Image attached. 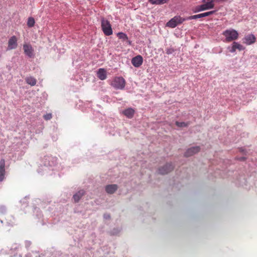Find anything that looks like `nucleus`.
Returning a JSON list of instances; mask_svg holds the SVG:
<instances>
[{"label":"nucleus","instance_id":"obj_1","mask_svg":"<svg viewBox=\"0 0 257 257\" xmlns=\"http://www.w3.org/2000/svg\"><path fill=\"white\" fill-rule=\"evenodd\" d=\"M222 34L225 38L226 42L236 40L238 37V32L234 29L226 30L223 32Z\"/></svg>","mask_w":257,"mask_h":257},{"label":"nucleus","instance_id":"obj_2","mask_svg":"<svg viewBox=\"0 0 257 257\" xmlns=\"http://www.w3.org/2000/svg\"><path fill=\"white\" fill-rule=\"evenodd\" d=\"M101 26L103 32L106 36H110L112 34L113 32L111 26L108 20L104 18H102L101 21Z\"/></svg>","mask_w":257,"mask_h":257},{"label":"nucleus","instance_id":"obj_3","mask_svg":"<svg viewBox=\"0 0 257 257\" xmlns=\"http://www.w3.org/2000/svg\"><path fill=\"white\" fill-rule=\"evenodd\" d=\"M111 85L116 89H123L125 85V81L122 77H116L111 82Z\"/></svg>","mask_w":257,"mask_h":257},{"label":"nucleus","instance_id":"obj_4","mask_svg":"<svg viewBox=\"0 0 257 257\" xmlns=\"http://www.w3.org/2000/svg\"><path fill=\"white\" fill-rule=\"evenodd\" d=\"M185 21H186L185 18H183L180 16H175L167 23L166 26L174 28L178 25L182 24Z\"/></svg>","mask_w":257,"mask_h":257},{"label":"nucleus","instance_id":"obj_5","mask_svg":"<svg viewBox=\"0 0 257 257\" xmlns=\"http://www.w3.org/2000/svg\"><path fill=\"white\" fill-rule=\"evenodd\" d=\"M18 47V39L16 36L11 37L8 40L7 50L15 49Z\"/></svg>","mask_w":257,"mask_h":257},{"label":"nucleus","instance_id":"obj_6","mask_svg":"<svg viewBox=\"0 0 257 257\" xmlns=\"http://www.w3.org/2000/svg\"><path fill=\"white\" fill-rule=\"evenodd\" d=\"M174 169V166L171 163L167 164L166 165L160 168L158 170V173L160 174H166Z\"/></svg>","mask_w":257,"mask_h":257},{"label":"nucleus","instance_id":"obj_7","mask_svg":"<svg viewBox=\"0 0 257 257\" xmlns=\"http://www.w3.org/2000/svg\"><path fill=\"white\" fill-rule=\"evenodd\" d=\"M24 53L29 57L32 58L34 56V50L30 44H25L23 45Z\"/></svg>","mask_w":257,"mask_h":257},{"label":"nucleus","instance_id":"obj_8","mask_svg":"<svg viewBox=\"0 0 257 257\" xmlns=\"http://www.w3.org/2000/svg\"><path fill=\"white\" fill-rule=\"evenodd\" d=\"M255 41L256 38L254 35L252 34L245 36L243 39V43L247 45L254 43Z\"/></svg>","mask_w":257,"mask_h":257},{"label":"nucleus","instance_id":"obj_9","mask_svg":"<svg viewBox=\"0 0 257 257\" xmlns=\"http://www.w3.org/2000/svg\"><path fill=\"white\" fill-rule=\"evenodd\" d=\"M200 150V148L198 146L191 147L188 149L185 153V156L188 157L198 153Z\"/></svg>","mask_w":257,"mask_h":257},{"label":"nucleus","instance_id":"obj_10","mask_svg":"<svg viewBox=\"0 0 257 257\" xmlns=\"http://www.w3.org/2000/svg\"><path fill=\"white\" fill-rule=\"evenodd\" d=\"M143 59L141 55H138L132 60V64L136 67H140L143 63Z\"/></svg>","mask_w":257,"mask_h":257},{"label":"nucleus","instance_id":"obj_11","mask_svg":"<svg viewBox=\"0 0 257 257\" xmlns=\"http://www.w3.org/2000/svg\"><path fill=\"white\" fill-rule=\"evenodd\" d=\"M5 173V161L2 159L0 161V182L4 180Z\"/></svg>","mask_w":257,"mask_h":257},{"label":"nucleus","instance_id":"obj_12","mask_svg":"<svg viewBox=\"0 0 257 257\" xmlns=\"http://www.w3.org/2000/svg\"><path fill=\"white\" fill-rule=\"evenodd\" d=\"M97 76L101 80L106 78V71L103 68H99L97 72Z\"/></svg>","mask_w":257,"mask_h":257},{"label":"nucleus","instance_id":"obj_13","mask_svg":"<svg viewBox=\"0 0 257 257\" xmlns=\"http://www.w3.org/2000/svg\"><path fill=\"white\" fill-rule=\"evenodd\" d=\"M117 189V186L116 184L107 185L105 187V190L108 194H113Z\"/></svg>","mask_w":257,"mask_h":257},{"label":"nucleus","instance_id":"obj_14","mask_svg":"<svg viewBox=\"0 0 257 257\" xmlns=\"http://www.w3.org/2000/svg\"><path fill=\"white\" fill-rule=\"evenodd\" d=\"M84 194L85 191L84 190H79L78 192L75 194L73 196V198L74 199L75 202H78Z\"/></svg>","mask_w":257,"mask_h":257},{"label":"nucleus","instance_id":"obj_15","mask_svg":"<svg viewBox=\"0 0 257 257\" xmlns=\"http://www.w3.org/2000/svg\"><path fill=\"white\" fill-rule=\"evenodd\" d=\"M123 113L127 117L129 118H132L134 116L135 110L132 108H128L124 110L123 111Z\"/></svg>","mask_w":257,"mask_h":257},{"label":"nucleus","instance_id":"obj_16","mask_svg":"<svg viewBox=\"0 0 257 257\" xmlns=\"http://www.w3.org/2000/svg\"><path fill=\"white\" fill-rule=\"evenodd\" d=\"M117 36L119 39H121L123 41H126L129 45H131V42L128 40L127 35L122 32H119L117 34Z\"/></svg>","mask_w":257,"mask_h":257},{"label":"nucleus","instance_id":"obj_17","mask_svg":"<svg viewBox=\"0 0 257 257\" xmlns=\"http://www.w3.org/2000/svg\"><path fill=\"white\" fill-rule=\"evenodd\" d=\"M20 248V245L18 243H15L12 244L11 250L12 251V253H14V255L17 253V252L19 251Z\"/></svg>","mask_w":257,"mask_h":257},{"label":"nucleus","instance_id":"obj_18","mask_svg":"<svg viewBox=\"0 0 257 257\" xmlns=\"http://www.w3.org/2000/svg\"><path fill=\"white\" fill-rule=\"evenodd\" d=\"M25 80L27 83L31 86H34L36 84L37 80L33 77H28L25 79Z\"/></svg>","mask_w":257,"mask_h":257},{"label":"nucleus","instance_id":"obj_19","mask_svg":"<svg viewBox=\"0 0 257 257\" xmlns=\"http://www.w3.org/2000/svg\"><path fill=\"white\" fill-rule=\"evenodd\" d=\"M168 0H149L150 3L153 5H161L166 3Z\"/></svg>","mask_w":257,"mask_h":257},{"label":"nucleus","instance_id":"obj_20","mask_svg":"<svg viewBox=\"0 0 257 257\" xmlns=\"http://www.w3.org/2000/svg\"><path fill=\"white\" fill-rule=\"evenodd\" d=\"M232 45L236 50L237 49L239 51H241L244 49V47L242 45L236 42H233Z\"/></svg>","mask_w":257,"mask_h":257},{"label":"nucleus","instance_id":"obj_21","mask_svg":"<svg viewBox=\"0 0 257 257\" xmlns=\"http://www.w3.org/2000/svg\"><path fill=\"white\" fill-rule=\"evenodd\" d=\"M175 123L177 126L180 127H187L189 124V122H185L176 121Z\"/></svg>","mask_w":257,"mask_h":257},{"label":"nucleus","instance_id":"obj_22","mask_svg":"<svg viewBox=\"0 0 257 257\" xmlns=\"http://www.w3.org/2000/svg\"><path fill=\"white\" fill-rule=\"evenodd\" d=\"M35 23V22L34 19L32 17H30V18H29V19L28 20L27 25L29 27H32L34 26Z\"/></svg>","mask_w":257,"mask_h":257},{"label":"nucleus","instance_id":"obj_23","mask_svg":"<svg viewBox=\"0 0 257 257\" xmlns=\"http://www.w3.org/2000/svg\"><path fill=\"white\" fill-rule=\"evenodd\" d=\"M202 18L201 14L193 15L190 16L187 18H185L186 20H193V19H200Z\"/></svg>","mask_w":257,"mask_h":257},{"label":"nucleus","instance_id":"obj_24","mask_svg":"<svg viewBox=\"0 0 257 257\" xmlns=\"http://www.w3.org/2000/svg\"><path fill=\"white\" fill-rule=\"evenodd\" d=\"M52 116L51 113H47L46 114L44 115V118L45 120H50L51 119Z\"/></svg>","mask_w":257,"mask_h":257},{"label":"nucleus","instance_id":"obj_25","mask_svg":"<svg viewBox=\"0 0 257 257\" xmlns=\"http://www.w3.org/2000/svg\"><path fill=\"white\" fill-rule=\"evenodd\" d=\"M228 49L229 50V51L231 53H234L236 51V49H235L234 47L233 46V45L232 44V46L231 47H228Z\"/></svg>","mask_w":257,"mask_h":257},{"label":"nucleus","instance_id":"obj_26","mask_svg":"<svg viewBox=\"0 0 257 257\" xmlns=\"http://www.w3.org/2000/svg\"><path fill=\"white\" fill-rule=\"evenodd\" d=\"M31 244V242L29 241H26L25 242V245L27 247H29Z\"/></svg>","mask_w":257,"mask_h":257},{"label":"nucleus","instance_id":"obj_27","mask_svg":"<svg viewBox=\"0 0 257 257\" xmlns=\"http://www.w3.org/2000/svg\"><path fill=\"white\" fill-rule=\"evenodd\" d=\"M202 18L208 16V12H205L201 14Z\"/></svg>","mask_w":257,"mask_h":257},{"label":"nucleus","instance_id":"obj_28","mask_svg":"<svg viewBox=\"0 0 257 257\" xmlns=\"http://www.w3.org/2000/svg\"><path fill=\"white\" fill-rule=\"evenodd\" d=\"M215 13V11H210V12H208V16H210L213 14H214Z\"/></svg>","mask_w":257,"mask_h":257},{"label":"nucleus","instance_id":"obj_29","mask_svg":"<svg viewBox=\"0 0 257 257\" xmlns=\"http://www.w3.org/2000/svg\"><path fill=\"white\" fill-rule=\"evenodd\" d=\"M167 54H170V49H168L166 52Z\"/></svg>","mask_w":257,"mask_h":257}]
</instances>
